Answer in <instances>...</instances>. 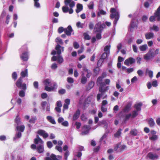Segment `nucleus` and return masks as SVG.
Wrapping results in <instances>:
<instances>
[{
  "instance_id": "nucleus-15",
  "label": "nucleus",
  "mask_w": 160,
  "mask_h": 160,
  "mask_svg": "<svg viewBox=\"0 0 160 160\" xmlns=\"http://www.w3.org/2000/svg\"><path fill=\"white\" fill-rule=\"evenodd\" d=\"M90 129V128L89 126H84L83 127V129L84 130V131L82 132L81 134L82 135H85L87 134L88 133Z\"/></svg>"
},
{
  "instance_id": "nucleus-22",
  "label": "nucleus",
  "mask_w": 160,
  "mask_h": 160,
  "mask_svg": "<svg viewBox=\"0 0 160 160\" xmlns=\"http://www.w3.org/2000/svg\"><path fill=\"white\" fill-rule=\"evenodd\" d=\"M142 105V104L141 102H139L135 104L134 105L135 110L138 112L140 111L141 110V107Z\"/></svg>"
},
{
  "instance_id": "nucleus-19",
  "label": "nucleus",
  "mask_w": 160,
  "mask_h": 160,
  "mask_svg": "<svg viewBox=\"0 0 160 160\" xmlns=\"http://www.w3.org/2000/svg\"><path fill=\"white\" fill-rule=\"evenodd\" d=\"M145 38L147 39H150L154 37V34L152 32L147 33L145 34Z\"/></svg>"
},
{
  "instance_id": "nucleus-13",
  "label": "nucleus",
  "mask_w": 160,
  "mask_h": 160,
  "mask_svg": "<svg viewBox=\"0 0 160 160\" xmlns=\"http://www.w3.org/2000/svg\"><path fill=\"white\" fill-rule=\"evenodd\" d=\"M135 60L132 58H129L126 59L124 61V64L128 66H129L130 64H132L134 63Z\"/></svg>"
},
{
  "instance_id": "nucleus-21",
  "label": "nucleus",
  "mask_w": 160,
  "mask_h": 160,
  "mask_svg": "<svg viewBox=\"0 0 160 160\" xmlns=\"http://www.w3.org/2000/svg\"><path fill=\"white\" fill-rule=\"evenodd\" d=\"M103 78H102L99 77L97 79V85L100 86H104V83L102 82Z\"/></svg>"
},
{
  "instance_id": "nucleus-57",
  "label": "nucleus",
  "mask_w": 160,
  "mask_h": 160,
  "mask_svg": "<svg viewBox=\"0 0 160 160\" xmlns=\"http://www.w3.org/2000/svg\"><path fill=\"white\" fill-rule=\"evenodd\" d=\"M122 47V44L121 43H120L119 44H118V45L117 46V48L118 49V50L117 51V53H118L119 51V50L121 49Z\"/></svg>"
},
{
  "instance_id": "nucleus-54",
  "label": "nucleus",
  "mask_w": 160,
  "mask_h": 160,
  "mask_svg": "<svg viewBox=\"0 0 160 160\" xmlns=\"http://www.w3.org/2000/svg\"><path fill=\"white\" fill-rule=\"evenodd\" d=\"M55 149L60 152H62V148L61 146H56L55 147Z\"/></svg>"
},
{
  "instance_id": "nucleus-33",
  "label": "nucleus",
  "mask_w": 160,
  "mask_h": 160,
  "mask_svg": "<svg viewBox=\"0 0 160 160\" xmlns=\"http://www.w3.org/2000/svg\"><path fill=\"white\" fill-rule=\"evenodd\" d=\"M138 112L134 110L132 112L131 114V118H134L136 117L138 114Z\"/></svg>"
},
{
  "instance_id": "nucleus-23",
  "label": "nucleus",
  "mask_w": 160,
  "mask_h": 160,
  "mask_svg": "<svg viewBox=\"0 0 160 160\" xmlns=\"http://www.w3.org/2000/svg\"><path fill=\"white\" fill-rule=\"evenodd\" d=\"M46 118L52 124H55L56 123L55 121L52 117L50 116H48Z\"/></svg>"
},
{
  "instance_id": "nucleus-16",
  "label": "nucleus",
  "mask_w": 160,
  "mask_h": 160,
  "mask_svg": "<svg viewBox=\"0 0 160 160\" xmlns=\"http://www.w3.org/2000/svg\"><path fill=\"white\" fill-rule=\"evenodd\" d=\"M72 31V29L71 26H69L67 28H65V32L68 36H70Z\"/></svg>"
},
{
  "instance_id": "nucleus-59",
  "label": "nucleus",
  "mask_w": 160,
  "mask_h": 160,
  "mask_svg": "<svg viewBox=\"0 0 160 160\" xmlns=\"http://www.w3.org/2000/svg\"><path fill=\"white\" fill-rule=\"evenodd\" d=\"M47 144L48 147L49 148H51L52 146V143L50 141L48 142L47 143Z\"/></svg>"
},
{
  "instance_id": "nucleus-34",
  "label": "nucleus",
  "mask_w": 160,
  "mask_h": 160,
  "mask_svg": "<svg viewBox=\"0 0 160 160\" xmlns=\"http://www.w3.org/2000/svg\"><path fill=\"white\" fill-rule=\"evenodd\" d=\"M24 128L25 127L24 125L17 126L16 127L17 129L18 130H19L21 132H23L24 131Z\"/></svg>"
},
{
  "instance_id": "nucleus-9",
  "label": "nucleus",
  "mask_w": 160,
  "mask_h": 160,
  "mask_svg": "<svg viewBox=\"0 0 160 160\" xmlns=\"http://www.w3.org/2000/svg\"><path fill=\"white\" fill-rule=\"evenodd\" d=\"M154 56V53L152 50H150L147 54L144 55V58L145 60H148L152 58Z\"/></svg>"
},
{
  "instance_id": "nucleus-2",
  "label": "nucleus",
  "mask_w": 160,
  "mask_h": 160,
  "mask_svg": "<svg viewBox=\"0 0 160 160\" xmlns=\"http://www.w3.org/2000/svg\"><path fill=\"white\" fill-rule=\"evenodd\" d=\"M34 142L35 144H39L36 148L37 151L39 153L43 152L44 151L43 141L38 135H37V138L34 139Z\"/></svg>"
},
{
  "instance_id": "nucleus-38",
  "label": "nucleus",
  "mask_w": 160,
  "mask_h": 160,
  "mask_svg": "<svg viewBox=\"0 0 160 160\" xmlns=\"http://www.w3.org/2000/svg\"><path fill=\"white\" fill-rule=\"evenodd\" d=\"M55 42L58 44L59 43L61 45H63V43L62 40L59 38H57L55 39Z\"/></svg>"
},
{
  "instance_id": "nucleus-53",
  "label": "nucleus",
  "mask_w": 160,
  "mask_h": 160,
  "mask_svg": "<svg viewBox=\"0 0 160 160\" xmlns=\"http://www.w3.org/2000/svg\"><path fill=\"white\" fill-rule=\"evenodd\" d=\"M22 134L20 132H18L16 134L14 138V139H15L18 138H20Z\"/></svg>"
},
{
  "instance_id": "nucleus-42",
  "label": "nucleus",
  "mask_w": 160,
  "mask_h": 160,
  "mask_svg": "<svg viewBox=\"0 0 160 160\" xmlns=\"http://www.w3.org/2000/svg\"><path fill=\"white\" fill-rule=\"evenodd\" d=\"M99 67H96L93 70V72L95 75H97L99 74Z\"/></svg>"
},
{
  "instance_id": "nucleus-29",
  "label": "nucleus",
  "mask_w": 160,
  "mask_h": 160,
  "mask_svg": "<svg viewBox=\"0 0 160 160\" xmlns=\"http://www.w3.org/2000/svg\"><path fill=\"white\" fill-rule=\"evenodd\" d=\"M146 74H148L150 78H152L153 76V72L152 71L149 70L147 69L146 70Z\"/></svg>"
},
{
  "instance_id": "nucleus-36",
  "label": "nucleus",
  "mask_w": 160,
  "mask_h": 160,
  "mask_svg": "<svg viewBox=\"0 0 160 160\" xmlns=\"http://www.w3.org/2000/svg\"><path fill=\"white\" fill-rule=\"evenodd\" d=\"M137 133H138V131L135 129H132L130 132V134L131 135L134 136L137 135Z\"/></svg>"
},
{
  "instance_id": "nucleus-63",
  "label": "nucleus",
  "mask_w": 160,
  "mask_h": 160,
  "mask_svg": "<svg viewBox=\"0 0 160 160\" xmlns=\"http://www.w3.org/2000/svg\"><path fill=\"white\" fill-rule=\"evenodd\" d=\"M94 3L93 2H90L88 5V7L89 9H92L93 8Z\"/></svg>"
},
{
  "instance_id": "nucleus-11",
  "label": "nucleus",
  "mask_w": 160,
  "mask_h": 160,
  "mask_svg": "<svg viewBox=\"0 0 160 160\" xmlns=\"http://www.w3.org/2000/svg\"><path fill=\"white\" fill-rule=\"evenodd\" d=\"M51 60L55 61H57V62L59 64H61L63 62V59L62 57L60 55L54 56L51 58Z\"/></svg>"
},
{
  "instance_id": "nucleus-12",
  "label": "nucleus",
  "mask_w": 160,
  "mask_h": 160,
  "mask_svg": "<svg viewBox=\"0 0 160 160\" xmlns=\"http://www.w3.org/2000/svg\"><path fill=\"white\" fill-rule=\"evenodd\" d=\"M147 158L151 160H154L158 158V156L156 154L149 152L147 155Z\"/></svg>"
},
{
  "instance_id": "nucleus-44",
  "label": "nucleus",
  "mask_w": 160,
  "mask_h": 160,
  "mask_svg": "<svg viewBox=\"0 0 160 160\" xmlns=\"http://www.w3.org/2000/svg\"><path fill=\"white\" fill-rule=\"evenodd\" d=\"M34 6L37 8L40 7V4L38 2L39 0H34Z\"/></svg>"
},
{
  "instance_id": "nucleus-51",
  "label": "nucleus",
  "mask_w": 160,
  "mask_h": 160,
  "mask_svg": "<svg viewBox=\"0 0 160 160\" xmlns=\"http://www.w3.org/2000/svg\"><path fill=\"white\" fill-rule=\"evenodd\" d=\"M15 122L18 125L20 124V118L18 116H17L16 117L15 119Z\"/></svg>"
},
{
  "instance_id": "nucleus-56",
  "label": "nucleus",
  "mask_w": 160,
  "mask_h": 160,
  "mask_svg": "<svg viewBox=\"0 0 160 160\" xmlns=\"http://www.w3.org/2000/svg\"><path fill=\"white\" fill-rule=\"evenodd\" d=\"M65 28H64L62 27H59L58 29V33H61L63 31L65 32Z\"/></svg>"
},
{
  "instance_id": "nucleus-61",
  "label": "nucleus",
  "mask_w": 160,
  "mask_h": 160,
  "mask_svg": "<svg viewBox=\"0 0 160 160\" xmlns=\"http://www.w3.org/2000/svg\"><path fill=\"white\" fill-rule=\"evenodd\" d=\"M137 73L138 75L140 76H142L143 74L142 71L141 70H139L137 71Z\"/></svg>"
},
{
  "instance_id": "nucleus-37",
  "label": "nucleus",
  "mask_w": 160,
  "mask_h": 160,
  "mask_svg": "<svg viewBox=\"0 0 160 160\" xmlns=\"http://www.w3.org/2000/svg\"><path fill=\"white\" fill-rule=\"evenodd\" d=\"M109 54L107 52H104L100 58L104 60L107 58Z\"/></svg>"
},
{
  "instance_id": "nucleus-7",
  "label": "nucleus",
  "mask_w": 160,
  "mask_h": 160,
  "mask_svg": "<svg viewBox=\"0 0 160 160\" xmlns=\"http://www.w3.org/2000/svg\"><path fill=\"white\" fill-rule=\"evenodd\" d=\"M16 84L18 88L24 90L26 89V85L25 83H22V78L20 77L16 82Z\"/></svg>"
},
{
  "instance_id": "nucleus-25",
  "label": "nucleus",
  "mask_w": 160,
  "mask_h": 160,
  "mask_svg": "<svg viewBox=\"0 0 160 160\" xmlns=\"http://www.w3.org/2000/svg\"><path fill=\"white\" fill-rule=\"evenodd\" d=\"M148 46L146 44H144L139 46V49L141 51H146L148 49Z\"/></svg>"
},
{
  "instance_id": "nucleus-46",
  "label": "nucleus",
  "mask_w": 160,
  "mask_h": 160,
  "mask_svg": "<svg viewBox=\"0 0 160 160\" xmlns=\"http://www.w3.org/2000/svg\"><path fill=\"white\" fill-rule=\"evenodd\" d=\"M69 154V152L68 151H67L64 154V158L65 160H68V158Z\"/></svg>"
},
{
  "instance_id": "nucleus-30",
  "label": "nucleus",
  "mask_w": 160,
  "mask_h": 160,
  "mask_svg": "<svg viewBox=\"0 0 160 160\" xmlns=\"http://www.w3.org/2000/svg\"><path fill=\"white\" fill-rule=\"evenodd\" d=\"M110 47V45L106 46L104 48V51L105 52H107L109 54Z\"/></svg>"
},
{
  "instance_id": "nucleus-32",
  "label": "nucleus",
  "mask_w": 160,
  "mask_h": 160,
  "mask_svg": "<svg viewBox=\"0 0 160 160\" xmlns=\"http://www.w3.org/2000/svg\"><path fill=\"white\" fill-rule=\"evenodd\" d=\"M106 14V12L105 11H103L102 10H100L98 12L97 16V17H99L101 15H105Z\"/></svg>"
},
{
  "instance_id": "nucleus-45",
  "label": "nucleus",
  "mask_w": 160,
  "mask_h": 160,
  "mask_svg": "<svg viewBox=\"0 0 160 160\" xmlns=\"http://www.w3.org/2000/svg\"><path fill=\"white\" fill-rule=\"evenodd\" d=\"M36 117H34L32 118L29 120V122L30 123H34L35 122L36 120Z\"/></svg>"
},
{
  "instance_id": "nucleus-40",
  "label": "nucleus",
  "mask_w": 160,
  "mask_h": 160,
  "mask_svg": "<svg viewBox=\"0 0 160 160\" xmlns=\"http://www.w3.org/2000/svg\"><path fill=\"white\" fill-rule=\"evenodd\" d=\"M84 38L86 40H89L91 39V37L86 32H85L83 34Z\"/></svg>"
},
{
  "instance_id": "nucleus-28",
  "label": "nucleus",
  "mask_w": 160,
  "mask_h": 160,
  "mask_svg": "<svg viewBox=\"0 0 160 160\" xmlns=\"http://www.w3.org/2000/svg\"><path fill=\"white\" fill-rule=\"evenodd\" d=\"M150 30H153L156 32H157L159 31V27L156 25H154L152 27H150Z\"/></svg>"
},
{
  "instance_id": "nucleus-39",
  "label": "nucleus",
  "mask_w": 160,
  "mask_h": 160,
  "mask_svg": "<svg viewBox=\"0 0 160 160\" xmlns=\"http://www.w3.org/2000/svg\"><path fill=\"white\" fill-rule=\"evenodd\" d=\"M103 62V60L100 58L98 60L97 62V66L98 67H100L101 66Z\"/></svg>"
},
{
  "instance_id": "nucleus-31",
  "label": "nucleus",
  "mask_w": 160,
  "mask_h": 160,
  "mask_svg": "<svg viewBox=\"0 0 160 160\" xmlns=\"http://www.w3.org/2000/svg\"><path fill=\"white\" fill-rule=\"evenodd\" d=\"M102 125H104L106 128H107V124L105 121L102 120L100 121L98 124V125L99 126H101Z\"/></svg>"
},
{
  "instance_id": "nucleus-64",
  "label": "nucleus",
  "mask_w": 160,
  "mask_h": 160,
  "mask_svg": "<svg viewBox=\"0 0 160 160\" xmlns=\"http://www.w3.org/2000/svg\"><path fill=\"white\" fill-rule=\"evenodd\" d=\"M48 96L47 94L46 93H43L41 95V97L42 98L44 99L46 98Z\"/></svg>"
},
{
  "instance_id": "nucleus-27",
  "label": "nucleus",
  "mask_w": 160,
  "mask_h": 160,
  "mask_svg": "<svg viewBox=\"0 0 160 160\" xmlns=\"http://www.w3.org/2000/svg\"><path fill=\"white\" fill-rule=\"evenodd\" d=\"M148 123L151 127H152L155 125V122L152 118H150L148 120Z\"/></svg>"
},
{
  "instance_id": "nucleus-17",
  "label": "nucleus",
  "mask_w": 160,
  "mask_h": 160,
  "mask_svg": "<svg viewBox=\"0 0 160 160\" xmlns=\"http://www.w3.org/2000/svg\"><path fill=\"white\" fill-rule=\"evenodd\" d=\"M28 52L23 53L20 56L21 59L24 61H26L28 59Z\"/></svg>"
},
{
  "instance_id": "nucleus-55",
  "label": "nucleus",
  "mask_w": 160,
  "mask_h": 160,
  "mask_svg": "<svg viewBox=\"0 0 160 160\" xmlns=\"http://www.w3.org/2000/svg\"><path fill=\"white\" fill-rule=\"evenodd\" d=\"M94 82L92 81L90 82L88 84V87L89 88L91 89L94 86Z\"/></svg>"
},
{
  "instance_id": "nucleus-4",
  "label": "nucleus",
  "mask_w": 160,
  "mask_h": 160,
  "mask_svg": "<svg viewBox=\"0 0 160 160\" xmlns=\"http://www.w3.org/2000/svg\"><path fill=\"white\" fill-rule=\"evenodd\" d=\"M105 24H101L100 22H99L95 25L94 31L96 32L101 33L103 29L105 27Z\"/></svg>"
},
{
  "instance_id": "nucleus-43",
  "label": "nucleus",
  "mask_w": 160,
  "mask_h": 160,
  "mask_svg": "<svg viewBox=\"0 0 160 160\" xmlns=\"http://www.w3.org/2000/svg\"><path fill=\"white\" fill-rule=\"evenodd\" d=\"M131 105L130 104H128L125 107V108L124 111L125 112H127L130 109Z\"/></svg>"
},
{
  "instance_id": "nucleus-14",
  "label": "nucleus",
  "mask_w": 160,
  "mask_h": 160,
  "mask_svg": "<svg viewBox=\"0 0 160 160\" xmlns=\"http://www.w3.org/2000/svg\"><path fill=\"white\" fill-rule=\"evenodd\" d=\"M37 133L40 135L45 138L48 136V134L45 131L42 130H40L38 131Z\"/></svg>"
},
{
  "instance_id": "nucleus-3",
  "label": "nucleus",
  "mask_w": 160,
  "mask_h": 160,
  "mask_svg": "<svg viewBox=\"0 0 160 160\" xmlns=\"http://www.w3.org/2000/svg\"><path fill=\"white\" fill-rule=\"evenodd\" d=\"M110 12L112 13L110 14V17L112 18H115L114 23V24H116L119 18L118 12L117 11L115 8H112L110 9Z\"/></svg>"
},
{
  "instance_id": "nucleus-5",
  "label": "nucleus",
  "mask_w": 160,
  "mask_h": 160,
  "mask_svg": "<svg viewBox=\"0 0 160 160\" xmlns=\"http://www.w3.org/2000/svg\"><path fill=\"white\" fill-rule=\"evenodd\" d=\"M55 50H53L52 51L51 54L52 55H55L56 53L58 55H60L61 53V50L63 52L64 51V47H61L59 45H57L55 47Z\"/></svg>"
},
{
  "instance_id": "nucleus-6",
  "label": "nucleus",
  "mask_w": 160,
  "mask_h": 160,
  "mask_svg": "<svg viewBox=\"0 0 160 160\" xmlns=\"http://www.w3.org/2000/svg\"><path fill=\"white\" fill-rule=\"evenodd\" d=\"M155 16H151L149 20L151 22H153L155 21V17L157 18V19L158 21L160 20V6L157 9L156 11L154 13Z\"/></svg>"
},
{
  "instance_id": "nucleus-18",
  "label": "nucleus",
  "mask_w": 160,
  "mask_h": 160,
  "mask_svg": "<svg viewBox=\"0 0 160 160\" xmlns=\"http://www.w3.org/2000/svg\"><path fill=\"white\" fill-rule=\"evenodd\" d=\"M103 86H100L99 89V91L101 92L102 94H103L104 92L107 91L109 88L108 86H107L105 88H103Z\"/></svg>"
},
{
  "instance_id": "nucleus-48",
  "label": "nucleus",
  "mask_w": 160,
  "mask_h": 160,
  "mask_svg": "<svg viewBox=\"0 0 160 160\" xmlns=\"http://www.w3.org/2000/svg\"><path fill=\"white\" fill-rule=\"evenodd\" d=\"M67 81L68 82L70 83H73L74 82V80L73 78L71 77H68L67 78Z\"/></svg>"
},
{
  "instance_id": "nucleus-41",
  "label": "nucleus",
  "mask_w": 160,
  "mask_h": 160,
  "mask_svg": "<svg viewBox=\"0 0 160 160\" xmlns=\"http://www.w3.org/2000/svg\"><path fill=\"white\" fill-rule=\"evenodd\" d=\"M87 81V79L84 76H82L81 79V83L83 84H85L86 83Z\"/></svg>"
},
{
  "instance_id": "nucleus-60",
  "label": "nucleus",
  "mask_w": 160,
  "mask_h": 160,
  "mask_svg": "<svg viewBox=\"0 0 160 160\" xmlns=\"http://www.w3.org/2000/svg\"><path fill=\"white\" fill-rule=\"evenodd\" d=\"M107 108L104 106H101V110L102 112H106L107 111Z\"/></svg>"
},
{
  "instance_id": "nucleus-8",
  "label": "nucleus",
  "mask_w": 160,
  "mask_h": 160,
  "mask_svg": "<svg viewBox=\"0 0 160 160\" xmlns=\"http://www.w3.org/2000/svg\"><path fill=\"white\" fill-rule=\"evenodd\" d=\"M62 157L61 156H56L54 154H52L50 157H47L45 158V160H62Z\"/></svg>"
},
{
  "instance_id": "nucleus-58",
  "label": "nucleus",
  "mask_w": 160,
  "mask_h": 160,
  "mask_svg": "<svg viewBox=\"0 0 160 160\" xmlns=\"http://www.w3.org/2000/svg\"><path fill=\"white\" fill-rule=\"evenodd\" d=\"M152 85L154 87H156L158 85V82L157 80L153 81L152 83Z\"/></svg>"
},
{
  "instance_id": "nucleus-50",
  "label": "nucleus",
  "mask_w": 160,
  "mask_h": 160,
  "mask_svg": "<svg viewBox=\"0 0 160 160\" xmlns=\"http://www.w3.org/2000/svg\"><path fill=\"white\" fill-rule=\"evenodd\" d=\"M119 146L120 145H118L117 148H115V150H117L118 148H120V149H121L123 150L125 148H126V146L124 145H121L120 147Z\"/></svg>"
},
{
  "instance_id": "nucleus-35",
  "label": "nucleus",
  "mask_w": 160,
  "mask_h": 160,
  "mask_svg": "<svg viewBox=\"0 0 160 160\" xmlns=\"http://www.w3.org/2000/svg\"><path fill=\"white\" fill-rule=\"evenodd\" d=\"M21 76L23 77H24L25 76H28V69H26L24 71H22L21 73Z\"/></svg>"
},
{
  "instance_id": "nucleus-47",
  "label": "nucleus",
  "mask_w": 160,
  "mask_h": 160,
  "mask_svg": "<svg viewBox=\"0 0 160 160\" xmlns=\"http://www.w3.org/2000/svg\"><path fill=\"white\" fill-rule=\"evenodd\" d=\"M19 95L21 97H24L25 95V92L23 90H20L19 92Z\"/></svg>"
},
{
  "instance_id": "nucleus-52",
  "label": "nucleus",
  "mask_w": 160,
  "mask_h": 160,
  "mask_svg": "<svg viewBox=\"0 0 160 160\" xmlns=\"http://www.w3.org/2000/svg\"><path fill=\"white\" fill-rule=\"evenodd\" d=\"M12 78L14 80H16L17 77V75L16 72H13L12 75Z\"/></svg>"
},
{
  "instance_id": "nucleus-49",
  "label": "nucleus",
  "mask_w": 160,
  "mask_h": 160,
  "mask_svg": "<svg viewBox=\"0 0 160 160\" xmlns=\"http://www.w3.org/2000/svg\"><path fill=\"white\" fill-rule=\"evenodd\" d=\"M83 24L81 23L80 22H78L76 23V26L78 27L81 28H83Z\"/></svg>"
},
{
  "instance_id": "nucleus-1",
  "label": "nucleus",
  "mask_w": 160,
  "mask_h": 160,
  "mask_svg": "<svg viewBox=\"0 0 160 160\" xmlns=\"http://www.w3.org/2000/svg\"><path fill=\"white\" fill-rule=\"evenodd\" d=\"M45 85V90L48 92L52 91L57 87L56 83L49 79H47L43 81Z\"/></svg>"
},
{
  "instance_id": "nucleus-24",
  "label": "nucleus",
  "mask_w": 160,
  "mask_h": 160,
  "mask_svg": "<svg viewBox=\"0 0 160 160\" xmlns=\"http://www.w3.org/2000/svg\"><path fill=\"white\" fill-rule=\"evenodd\" d=\"M80 114V110H77L73 116V120H77Z\"/></svg>"
},
{
  "instance_id": "nucleus-10",
  "label": "nucleus",
  "mask_w": 160,
  "mask_h": 160,
  "mask_svg": "<svg viewBox=\"0 0 160 160\" xmlns=\"http://www.w3.org/2000/svg\"><path fill=\"white\" fill-rule=\"evenodd\" d=\"M156 132L154 130L151 131L149 134V139L151 140L155 141L158 138V136L156 135Z\"/></svg>"
},
{
  "instance_id": "nucleus-26",
  "label": "nucleus",
  "mask_w": 160,
  "mask_h": 160,
  "mask_svg": "<svg viewBox=\"0 0 160 160\" xmlns=\"http://www.w3.org/2000/svg\"><path fill=\"white\" fill-rule=\"evenodd\" d=\"M122 129H119L118 131L115 133L114 134V136L115 138H119L121 137V134Z\"/></svg>"
},
{
  "instance_id": "nucleus-62",
  "label": "nucleus",
  "mask_w": 160,
  "mask_h": 160,
  "mask_svg": "<svg viewBox=\"0 0 160 160\" xmlns=\"http://www.w3.org/2000/svg\"><path fill=\"white\" fill-rule=\"evenodd\" d=\"M56 105L57 107H61L62 106V102L60 101H57L56 103Z\"/></svg>"
},
{
  "instance_id": "nucleus-20",
  "label": "nucleus",
  "mask_w": 160,
  "mask_h": 160,
  "mask_svg": "<svg viewBox=\"0 0 160 160\" xmlns=\"http://www.w3.org/2000/svg\"><path fill=\"white\" fill-rule=\"evenodd\" d=\"M77 9L76 10V12L78 13L81 11L83 9L82 5L81 4L78 3L76 6Z\"/></svg>"
}]
</instances>
